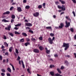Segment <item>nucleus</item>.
<instances>
[{"label": "nucleus", "mask_w": 76, "mask_h": 76, "mask_svg": "<svg viewBox=\"0 0 76 76\" xmlns=\"http://www.w3.org/2000/svg\"><path fill=\"white\" fill-rule=\"evenodd\" d=\"M62 47H65L64 48V50L65 51H66V50L68 49V48H69V44L64 42Z\"/></svg>", "instance_id": "f257e3e1"}, {"label": "nucleus", "mask_w": 76, "mask_h": 76, "mask_svg": "<svg viewBox=\"0 0 76 76\" xmlns=\"http://www.w3.org/2000/svg\"><path fill=\"white\" fill-rule=\"evenodd\" d=\"M57 7L58 9H61L62 11H65L66 10V7L65 5H62L61 7L60 5H58Z\"/></svg>", "instance_id": "f03ea898"}, {"label": "nucleus", "mask_w": 76, "mask_h": 76, "mask_svg": "<svg viewBox=\"0 0 76 76\" xmlns=\"http://www.w3.org/2000/svg\"><path fill=\"white\" fill-rule=\"evenodd\" d=\"M64 23H61L60 24V26H58V27H55V28L56 29H62L63 28V27L64 26Z\"/></svg>", "instance_id": "7ed1b4c3"}, {"label": "nucleus", "mask_w": 76, "mask_h": 76, "mask_svg": "<svg viewBox=\"0 0 76 76\" xmlns=\"http://www.w3.org/2000/svg\"><path fill=\"white\" fill-rule=\"evenodd\" d=\"M66 25L65 26L66 28H68L69 27V26H70V23L69 22L67 23V21H66Z\"/></svg>", "instance_id": "20e7f679"}, {"label": "nucleus", "mask_w": 76, "mask_h": 76, "mask_svg": "<svg viewBox=\"0 0 76 76\" xmlns=\"http://www.w3.org/2000/svg\"><path fill=\"white\" fill-rule=\"evenodd\" d=\"M48 41L49 42V43L50 44H53V41L51 39L50 37H49L48 39Z\"/></svg>", "instance_id": "39448f33"}, {"label": "nucleus", "mask_w": 76, "mask_h": 76, "mask_svg": "<svg viewBox=\"0 0 76 76\" xmlns=\"http://www.w3.org/2000/svg\"><path fill=\"white\" fill-rule=\"evenodd\" d=\"M39 14L38 12H36L34 13L33 14V16H34V17H37L39 16Z\"/></svg>", "instance_id": "423d86ee"}, {"label": "nucleus", "mask_w": 76, "mask_h": 76, "mask_svg": "<svg viewBox=\"0 0 76 76\" xmlns=\"http://www.w3.org/2000/svg\"><path fill=\"white\" fill-rule=\"evenodd\" d=\"M33 51L36 53H39V50H38V49H34L33 50Z\"/></svg>", "instance_id": "0eeeda50"}, {"label": "nucleus", "mask_w": 76, "mask_h": 76, "mask_svg": "<svg viewBox=\"0 0 76 76\" xmlns=\"http://www.w3.org/2000/svg\"><path fill=\"white\" fill-rule=\"evenodd\" d=\"M45 50H46V52L47 54H49L50 53V50H48L47 48L45 47Z\"/></svg>", "instance_id": "6e6552de"}, {"label": "nucleus", "mask_w": 76, "mask_h": 76, "mask_svg": "<svg viewBox=\"0 0 76 76\" xmlns=\"http://www.w3.org/2000/svg\"><path fill=\"white\" fill-rule=\"evenodd\" d=\"M11 28V26H8L7 28L5 27V29L6 30H8V31H10V28Z\"/></svg>", "instance_id": "1a4fd4ad"}, {"label": "nucleus", "mask_w": 76, "mask_h": 76, "mask_svg": "<svg viewBox=\"0 0 76 76\" xmlns=\"http://www.w3.org/2000/svg\"><path fill=\"white\" fill-rule=\"evenodd\" d=\"M10 14V11H8L3 13V15H9Z\"/></svg>", "instance_id": "9d476101"}, {"label": "nucleus", "mask_w": 76, "mask_h": 76, "mask_svg": "<svg viewBox=\"0 0 76 76\" xmlns=\"http://www.w3.org/2000/svg\"><path fill=\"white\" fill-rule=\"evenodd\" d=\"M26 25L27 26H32V24L31 23H26Z\"/></svg>", "instance_id": "9b49d317"}, {"label": "nucleus", "mask_w": 76, "mask_h": 76, "mask_svg": "<svg viewBox=\"0 0 76 76\" xmlns=\"http://www.w3.org/2000/svg\"><path fill=\"white\" fill-rule=\"evenodd\" d=\"M17 10L18 12H22V8H21L20 7H18Z\"/></svg>", "instance_id": "f8f14e48"}, {"label": "nucleus", "mask_w": 76, "mask_h": 76, "mask_svg": "<svg viewBox=\"0 0 76 76\" xmlns=\"http://www.w3.org/2000/svg\"><path fill=\"white\" fill-rule=\"evenodd\" d=\"M39 48L40 51H42V50H44V48L43 47L41 46H39Z\"/></svg>", "instance_id": "ddd939ff"}, {"label": "nucleus", "mask_w": 76, "mask_h": 76, "mask_svg": "<svg viewBox=\"0 0 76 76\" xmlns=\"http://www.w3.org/2000/svg\"><path fill=\"white\" fill-rule=\"evenodd\" d=\"M59 1L60 2H61V4H64L66 3V2H65V1H61V0H59Z\"/></svg>", "instance_id": "4468645a"}, {"label": "nucleus", "mask_w": 76, "mask_h": 76, "mask_svg": "<svg viewBox=\"0 0 76 76\" xmlns=\"http://www.w3.org/2000/svg\"><path fill=\"white\" fill-rule=\"evenodd\" d=\"M30 44V43L29 42H27L26 43H24V45L26 46V47H27L28 46V45H29Z\"/></svg>", "instance_id": "2eb2a0df"}, {"label": "nucleus", "mask_w": 76, "mask_h": 76, "mask_svg": "<svg viewBox=\"0 0 76 76\" xmlns=\"http://www.w3.org/2000/svg\"><path fill=\"white\" fill-rule=\"evenodd\" d=\"M4 44L7 47H8V46H9V44L7 43V42H4Z\"/></svg>", "instance_id": "dca6fc26"}, {"label": "nucleus", "mask_w": 76, "mask_h": 76, "mask_svg": "<svg viewBox=\"0 0 76 76\" xmlns=\"http://www.w3.org/2000/svg\"><path fill=\"white\" fill-rule=\"evenodd\" d=\"M7 71H8V72H10V73H11V72H12L11 69H10V68L9 67L7 68Z\"/></svg>", "instance_id": "f3484780"}, {"label": "nucleus", "mask_w": 76, "mask_h": 76, "mask_svg": "<svg viewBox=\"0 0 76 76\" xmlns=\"http://www.w3.org/2000/svg\"><path fill=\"white\" fill-rule=\"evenodd\" d=\"M64 63L66 64V66H68L69 65V62L67 60L65 61Z\"/></svg>", "instance_id": "a211bd4d"}, {"label": "nucleus", "mask_w": 76, "mask_h": 76, "mask_svg": "<svg viewBox=\"0 0 76 76\" xmlns=\"http://www.w3.org/2000/svg\"><path fill=\"white\" fill-rule=\"evenodd\" d=\"M11 18L12 19H14L15 18V15H14V14H12L11 15Z\"/></svg>", "instance_id": "6ab92c4d"}, {"label": "nucleus", "mask_w": 76, "mask_h": 76, "mask_svg": "<svg viewBox=\"0 0 76 76\" xmlns=\"http://www.w3.org/2000/svg\"><path fill=\"white\" fill-rule=\"evenodd\" d=\"M2 22H9V21L6 20V19H4L2 20Z\"/></svg>", "instance_id": "aec40b11"}, {"label": "nucleus", "mask_w": 76, "mask_h": 76, "mask_svg": "<svg viewBox=\"0 0 76 76\" xmlns=\"http://www.w3.org/2000/svg\"><path fill=\"white\" fill-rule=\"evenodd\" d=\"M22 35L23 36H24V37H27L28 36L27 34H26V33L24 32L22 33Z\"/></svg>", "instance_id": "412c9836"}, {"label": "nucleus", "mask_w": 76, "mask_h": 76, "mask_svg": "<svg viewBox=\"0 0 76 76\" xmlns=\"http://www.w3.org/2000/svg\"><path fill=\"white\" fill-rule=\"evenodd\" d=\"M57 71H58V73H60V74H61V71H60V69H59V68H58L57 69Z\"/></svg>", "instance_id": "4be33fe9"}, {"label": "nucleus", "mask_w": 76, "mask_h": 76, "mask_svg": "<svg viewBox=\"0 0 76 76\" xmlns=\"http://www.w3.org/2000/svg\"><path fill=\"white\" fill-rule=\"evenodd\" d=\"M24 41L25 40H24V39H23V38L21 39H20V42H24Z\"/></svg>", "instance_id": "5701e85b"}, {"label": "nucleus", "mask_w": 76, "mask_h": 76, "mask_svg": "<svg viewBox=\"0 0 76 76\" xmlns=\"http://www.w3.org/2000/svg\"><path fill=\"white\" fill-rule=\"evenodd\" d=\"M29 8H30V6H29V5H27L25 7V9H29Z\"/></svg>", "instance_id": "b1692460"}, {"label": "nucleus", "mask_w": 76, "mask_h": 76, "mask_svg": "<svg viewBox=\"0 0 76 76\" xmlns=\"http://www.w3.org/2000/svg\"><path fill=\"white\" fill-rule=\"evenodd\" d=\"M50 73L52 76H53L54 75V72H50Z\"/></svg>", "instance_id": "393cba45"}, {"label": "nucleus", "mask_w": 76, "mask_h": 76, "mask_svg": "<svg viewBox=\"0 0 76 76\" xmlns=\"http://www.w3.org/2000/svg\"><path fill=\"white\" fill-rule=\"evenodd\" d=\"M22 25V24H21V23L18 24L17 25H15V26L16 27H17V26H20V25Z\"/></svg>", "instance_id": "a878e982"}, {"label": "nucleus", "mask_w": 76, "mask_h": 76, "mask_svg": "<svg viewBox=\"0 0 76 76\" xmlns=\"http://www.w3.org/2000/svg\"><path fill=\"white\" fill-rule=\"evenodd\" d=\"M12 48H13V47H11L10 48H9V51L10 52H12Z\"/></svg>", "instance_id": "bb28decb"}, {"label": "nucleus", "mask_w": 76, "mask_h": 76, "mask_svg": "<svg viewBox=\"0 0 76 76\" xmlns=\"http://www.w3.org/2000/svg\"><path fill=\"white\" fill-rule=\"evenodd\" d=\"M55 67V66L53 65H50V67L51 68H53V67Z\"/></svg>", "instance_id": "cd10ccee"}, {"label": "nucleus", "mask_w": 76, "mask_h": 76, "mask_svg": "<svg viewBox=\"0 0 76 76\" xmlns=\"http://www.w3.org/2000/svg\"><path fill=\"white\" fill-rule=\"evenodd\" d=\"M15 34H16L17 35H19L20 34V33L19 32H18V31H15Z\"/></svg>", "instance_id": "c85d7f7f"}, {"label": "nucleus", "mask_w": 76, "mask_h": 76, "mask_svg": "<svg viewBox=\"0 0 76 76\" xmlns=\"http://www.w3.org/2000/svg\"><path fill=\"white\" fill-rule=\"evenodd\" d=\"M46 29H51V27L49 26V27H47L46 28Z\"/></svg>", "instance_id": "c756f323"}, {"label": "nucleus", "mask_w": 76, "mask_h": 76, "mask_svg": "<svg viewBox=\"0 0 76 76\" xmlns=\"http://www.w3.org/2000/svg\"><path fill=\"white\" fill-rule=\"evenodd\" d=\"M28 31L29 32H30V33H31L32 34H34V32L31 29H30Z\"/></svg>", "instance_id": "7c9ffc66"}, {"label": "nucleus", "mask_w": 76, "mask_h": 76, "mask_svg": "<svg viewBox=\"0 0 76 76\" xmlns=\"http://www.w3.org/2000/svg\"><path fill=\"white\" fill-rule=\"evenodd\" d=\"M27 71L28 73H29L30 74H31V73L30 72V69H29L28 68L27 69Z\"/></svg>", "instance_id": "2f4dec72"}, {"label": "nucleus", "mask_w": 76, "mask_h": 76, "mask_svg": "<svg viewBox=\"0 0 76 76\" xmlns=\"http://www.w3.org/2000/svg\"><path fill=\"white\" fill-rule=\"evenodd\" d=\"M38 9H41L42 8V5H39L38 7Z\"/></svg>", "instance_id": "473e14b6"}, {"label": "nucleus", "mask_w": 76, "mask_h": 76, "mask_svg": "<svg viewBox=\"0 0 76 76\" xmlns=\"http://www.w3.org/2000/svg\"><path fill=\"white\" fill-rule=\"evenodd\" d=\"M15 53H16L17 54H19V51L17 49H15Z\"/></svg>", "instance_id": "72a5a7b5"}, {"label": "nucleus", "mask_w": 76, "mask_h": 76, "mask_svg": "<svg viewBox=\"0 0 76 76\" xmlns=\"http://www.w3.org/2000/svg\"><path fill=\"white\" fill-rule=\"evenodd\" d=\"M70 29L72 32H74V30L73 29V28H70Z\"/></svg>", "instance_id": "f704fd0d"}, {"label": "nucleus", "mask_w": 76, "mask_h": 76, "mask_svg": "<svg viewBox=\"0 0 76 76\" xmlns=\"http://www.w3.org/2000/svg\"><path fill=\"white\" fill-rule=\"evenodd\" d=\"M31 40L32 41H36V39L35 38H32L31 39Z\"/></svg>", "instance_id": "c9c22d12"}, {"label": "nucleus", "mask_w": 76, "mask_h": 76, "mask_svg": "<svg viewBox=\"0 0 76 76\" xmlns=\"http://www.w3.org/2000/svg\"><path fill=\"white\" fill-rule=\"evenodd\" d=\"M20 56H18L17 59V60L19 61V60H20Z\"/></svg>", "instance_id": "e433bc0d"}, {"label": "nucleus", "mask_w": 76, "mask_h": 76, "mask_svg": "<svg viewBox=\"0 0 76 76\" xmlns=\"http://www.w3.org/2000/svg\"><path fill=\"white\" fill-rule=\"evenodd\" d=\"M72 13L73 14L74 17H75L76 16V14H75V11H73Z\"/></svg>", "instance_id": "4c0bfd02"}, {"label": "nucleus", "mask_w": 76, "mask_h": 76, "mask_svg": "<svg viewBox=\"0 0 76 76\" xmlns=\"http://www.w3.org/2000/svg\"><path fill=\"white\" fill-rule=\"evenodd\" d=\"M50 35L51 37H54V34L53 33H50Z\"/></svg>", "instance_id": "58836bf2"}, {"label": "nucleus", "mask_w": 76, "mask_h": 76, "mask_svg": "<svg viewBox=\"0 0 76 76\" xmlns=\"http://www.w3.org/2000/svg\"><path fill=\"white\" fill-rule=\"evenodd\" d=\"M14 8L13 7H11L10 8V10H11V11Z\"/></svg>", "instance_id": "ea45409f"}, {"label": "nucleus", "mask_w": 76, "mask_h": 76, "mask_svg": "<svg viewBox=\"0 0 76 76\" xmlns=\"http://www.w3.org/2000/svg\"><path fill=\"white\" fill-rule=\"evenodd\" d=\"M1 71L2 72H6V71L4 69H2Z\"/></svg>", "instance_id": "a19ab883"}, {"label": "nucleus", "mask_w": 76, "mask_h": 76, "mask_svg": "<svg viewBox=\"0 0 76 76\" xmlns=\"http://www.w3.org/2000/svg\"><path fill=\"white\" fill-rule=\"evenodd\" d=\"M3 38L4 39H7V37H6V36L4 35L3 36Z\"/></svg>", "instance_id": "79ce46f5"}, {"label": "nucleus", "mask_w": 76, "mask_h": 76, "mask_svg": "<svg viewBox=\"0 0 76 76\" xmlns=\"http://www.w3.org/2000/svg\"><path fill=\"white\" fill-rule=\"evenodd\" d=\"M39 39L41 41H42V37H40L39 38Z\"/></svg>", "instance_id": "37998d69"}, {"label": "nucleus", "mask_w": 76, "mask_h": 76, "mask_svg": "<svg viewBox=\"0 0 76 76\" xmlns=\"http://www.w3.org/2000/svg\"><path fill=\"white\" fill-rule=\"evenodd\" d=\"M26 41H27V42H28V41H30V39L29 38H26Z\"/></svg>", "instance_id": "c03bdc74"}, {"label": "nucleus", "mask_w": 76, "mask_h": 76, "mask_svg": "<svg viewBox=\"0 0 76 76\" xmlns=\"http://www.w3.org/2000/svg\"><path fill=\"white\" fill-rule=\"evenodd\" d=\"M5 56H9V53H8V52H6L5 53Z\"/></svg>", "instance_id": "a18cd8bd"}, {"label": "nucleus", "mask_w": 76, "mask_h": 76, "mask_svg": "<svg viewBox=\"0 0 76 76\" xmlns=\"http://www.w3.org/2000/svg\"><path fill=\"white\" fill-rule=\"evenodd\" d=\"M66 18L67 19H68V20H71V19H70L69 18V17L68 16H66Z\"/></svg>", "instance_id": "49530a36"}, {"label": "nucleus", "mask_w": 76, "mask_h": 76, "mask_svg": "<svg viewBox=\"0 0 76 76\" xmlns=\"http://www.w3.org/2000/svg\"><path fill=\"white\" fill-rule=\"evenodd\" d=\"M55 4H56V5H57V4H59V2H58V1H56L55 2Z\"/></svg>", "instance_id": "de8ad7c7"}, {"label": "nucleus", "mask_w": 76, "mask_h": 76, "mask_svg": "<svg viewBox=\"0 0 76 76\" xmlns=\"http://www.w3.org/2000/svg\"><path fill=\"white\" fill-rule=\"evenodd\" d=\"M54 56L55 57H58V55L57 54H56L54 55Z\"/></svg>", "instance_id": "09e8293b"}, {"label": "nucleus", "mask_w": 76, "mask_h": 76, "mask_svg": "<svg viewBox=\"0 0 76 76\" xmlns=\"http://www.w3.org/2000/svg\"><path fill=\"white\" fill-rule=\"evenodd\" d=\"M10 35L11 36V37H13V33H10Z\"/></svg>", "instance_id": "8fccbe9b"}, {"label": "nucleus", "mask_w": 76, "mask_h": 76, "mask_svg": "<svg viewBox=\"0 0 76 76\" xmlns=\"http://www.w3.org/2000/svg\"><path fill=\"white\" fill-rule=\"evenodd\" d=\"M3 59L2 56L0 55V60H2V59Z\"/></svg>", "instance_id": "3c124183"}, {"label": "nucleus", "mask_w": 76, "mask_h": 76, "mask_svg": "<svg viewBox=\"0 0 76 76\" xmlns=\"http://www.w3.org/2000/svg\"><path fill=\"white\" fill-rule=\"evenodd\" d=\"M4 48H5L4 46L2 45V46L1 47V49H4Z\"/></svg>", "instance_id": "603ef678"}, {"label": "nucleus", "mask_w": 76, "mask_h": 76, "mask_svg": "<svg viewBox=\"0 0 76 76\" xmlns=\"http://www.w3.org/2000/svg\"><path fill=\"white\" fill-rule=\"evenodd\" d=\"M73 1L74 3H76V1L75 0H72Z\"/></svg>", "instance_id": "864d4df0"}, {"label": "nucleus", "mask_w": 76, "mask_h": 76, "mask_svg": "<svg viewBox=\"0 0 76 76\" xmlns=\"http://www.w3.org/2000/svg\"><path fill=\"white\" fill-rule=\"evenodd\" d=\"M65 57H68V58H70V55H66L65 56Z\"/></svg>", "instance_id": "5fc2aeb1"}, {"label": "nucleus", "mask_w": 76, "mask_h": 76, "mask_svg": "<svg viewBox=\"0 0 76 76\" xmlns=\"http://www.w3.org/2000/svg\"><path fill=\"white\" fill-rule=\"evenodd\" d=\"M14 20L13 19H11V23H12L13 22H14Z\"/></svg>", "instance_id": "6e6d98bb"}, {"label": "nucleus", "mask_w": 76, "mask_h": 76, "mask_svg": "<svg viewBox=\"0 0 76 76\" xmlns=\"http://www.w3.org/2000/svg\"><path fill=\"white\" fill-rule=\"evenodd\" d=\"M1 75H2V76H4V75H5V74L4 73H1Z\"/></svg>", "instance_id": "4d7b16f0"}, {"label": "nucleus", "mask_w": 76, "mask_h": 76, "mask_svg": "<svg viewBox=\"0 0 76 76\" xmlns=\"http://www.w3.org/2000/svg\"><path fill=\"white\" fill-rule=\"evenodd\" d=\"M42 5L43 7H45V3H43L42 4Z\"/></svg>", "instance_id": "13d9d810"}, {"label": "nucleus", "mask_w": 76, "mask_h": 76, "mask_svg": "<svg viewBox=\"0 0 76 76\" xmlns=\"http://www.w3.org/2000/svg\"><path fill=\"white\" fill-rule=\"evenodd\" d=\"M14 29L15 30H18V27H15L14 28Z\"/></svg>", "instance_id": "bf43d9fd"}, {"label": "nucleus", "mask_w": 76, "mask_h": 76, "mask_svg": "<svg viewBox=\"0 0 76 76\" xmlns=\"http://www.w3.org/2000/svg\"><path fill=\"white\" fill-rule=\"evenodd\" d=\"M12 67V69L13 70H15V67L14 66H13Z\"/></svg>", "instance_id": "052dcab7"}, {"label": "nucleus", "mask_w": 76, "mask_h": 76, "mask_svg": "<svg viewBox=\"0 0 76 76\" xmlns=\"http://www.w3.org/2000/svg\"><path fill=\"white\" fill-rule=\"evenodd\" d=\"M15 4H16V2L12 3V5H15Z\"/></svg>", "instance_id": "680f3d73"}, {"label": "nucleus", "mask_w": 76, "mask_h": 76, "mask_svg": "<svg viewBox=\"0 0 76 76\" xmlns=\"http://www.w3.org/2000/svg\"><path fill=\"white\" fill-rule=\"evenodd\" d=\"M64 69V66H61V69L62 70L63 69Z\"/></svg>", "instance_id": "e2e57ef3"}, {"label": "nucleus", "mask_w": 76, "mask_h": 76, "mask_svg": "<svg viewBox=\"0 0 76 76\" xmlns=\"http://www.w3.org/2000/svg\"><path fill=\"white\" fill-rule=\"evenodd\" d=\"M26 2V0H23V3H25Z\"/></svg>", "instance_id": "0e129e2a"}, {"label": "nucleus", "mask_w": 76, "mask_h": 76, "mask_svg": "<svg viewBox=\"0 0 76 76\" xmlns=\"http://www.w3.org/2000/svg\"><path fill=\"white\" fill-rule=\"evenodd\" d=\"M7 76H10V73H7Z\"/></svg>", "instance_id": "69168bd1"}, {"label": "nucleus", "mask_w": 76, "mask_h": 76, "mask_svg": "<svg viewBox=\"0 0 76 76\" xmlns=\"http://www.w3.org/2000/svg\"><path fill=\"white\" fill-rule=\"evenodd\" d=\"M74 39H76V34L75 35V36L74 37Z\"/></svg>", "instance_id": "338daca9"}, {"label": "nucleus", "mask_w": 76, "mask_h": 76, "mask_svg": "<svg viewBox=\"0 0 76 76\" xmlns=\"http://www.w3.org/2000/svg\"><path fill=\"white\" fill-rule=\"evenodd\" d=\"M74 54L75 55V58H76V53H74Z\"/></svg>", "instance_id": "774afa93"}]
</instances>
